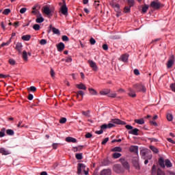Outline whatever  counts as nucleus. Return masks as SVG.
I'll list each match as a JSON object with an SVG mask.
<instances>
[{
    "label": "nucleus",
    "mask_w": 175,
    "mask_h": 175,
    "mask_svg": "<svg viewBox=\"0 0 175 175\" xmlns=\"http://www.w3.org/2000/svg\"><path fill=\"white\" fill-rule=\"evenodd\" d=\"M134 90H137L138 92L142 91V92H146V86L142 83H136L133 85Z\"/></svg>",
    "instance_id": "4"
},
{
    "label": "nucleus",
    "mask_w": 175,
    "mask_h": 175,
    "mask_svg": "<svg viewBox=\"0 0 175 175\" xmlns=\"http://www.w3.org/2000/svg\"><path fill=\"white\" fill-rule=\"evenodd\" d=\"M77 93H78V95L79 96H81V98L80 100H83V97L84 96V92L81 91V90H79L78 91Z\"/></svg>",
    "instance_id": "41"
},
{
    "label": "nucleus",
    "mask_w": 175,
    "mask_h": 175,
    "mask_svg": "<svg viewBox=\"0 0 175 175\" xmlns=\"http://www.w3.org/2000/svg\"><path fill=\"white\" fill-rule=\"evenodd\" d=\"M8 62H9L10 65H15L16 64V61L13 59H10L8 60Z\"/></svg>",
    "instance_id": "49"
},
{
    "label": "nucleus",
    "mask_w": 175,
    "mask_h": 175,
    "mask_svg": "<svg viewBox=\"0 0 175 175\" xmlns=\"http://www.w3.org/2000/svg\"><path fill=\"white\" fill-rule=\"evenodd\" d=\"M130 152H134V154H139V146H131L129 148Z\"/></svg>",
    "instance_id": "12"
},
{
    "label": "nucleus",
    "mask_w": 175,
    "mask_h": 175,
    "mask_svg": "<svg viewBox=\"0 0 175 175\" xmlns=\"http://www.w3.org/2000/svg\"><path fill=\"white\" fill-rule=\"evenodd\" d=\"M75 158L78 159V161H81V159H83V153H77L75 154Z\"/></svg>",
    "instance_id": "34"
},
{
    "label": "nucleus",
    "mask_w": 175,
    "mask_h": 175,
    "mask_svg": "<svg viewBox=\"0 0 175 175\" xmlns=\"http://www.w3.org/2000/svg\"><path fill=\"white\" fill-rule=\"evenodd\" d=\"M148 152H151V150H148V149H142L140 151V155H141L142 159H146V155H147V154H148Z\"/></svg>",
    "instance_id": "10"
},
{
    "label": "nucleus",
    "mask_w": 175,
    "mask_h": 175,
    "mask_svg": "<svg viewBox=\"0 0 175 175\" xmlns=\"http://www.w3.org/2000/svg\"><path fill=\"white\" fill-rule=\"evenodd\" d=\"M129 55L126 54L122 55L120 57V59L122 61V62H128V58Z\"/></svg>",
    "instance_id": "24"
},
{
    "label": "nucleus",
    "mask_w": 175,
    "mask_h": 175,
    "mask_svg": "<svg viewBox=\"0 0 175 175\" xmlns=\"http://www.w3.org/2000/svg\"><path fill=\"white\" fill-rule=\"evenodd\" d=\"M23 47V44H21V42H18L16 45V50L18 51L19 53H21V49Z\"/></svg>",
    "instance_id": "27"
},
{
    "label": "nucleus",
    "mask_w": 175,
    "mask_h": 175,
    "mask_svg": "<svg viewBox=\"0 0 175 175\" xmlns=\"http://www.w3.org/2000/svg\"><path fill=\"white\" fill-rule=\"evenodd\" d=\"M22 39L26 42H28L31 39L30 35H25L22 36Z\"/></svg>",
    "instance_id": "33"
},
{
    "label": "nucleus",
    "mask_w": 175,
    "mask_h": 175,
    "mask_svg": "<svg viewBox=\"0 0 175 175\" xmlns=\"http://www.w3.org/2000/svg\"><path fill=\"white\" fill-rule=\"evenodd\" d=\"M103 50H105V51H107V50H109V46L107 44H104L103 45Z\"/></svg>",
    "instance_id": "56"
},
{
    "label": "nucleus",
    "mask_w": 175,
    "mask_h": 175,
    "mask_svg": "<svg viewBox=\"0 0 175 175\" xmlns=\"http://www.w3.org/2000/svg\"><path fill=\"white\" fill-rule=\"evenodd\" d=\"M128 95L131 98H136V92L135 91V90L129 88Z\"/></svg>",
    "instance_id": "14"
},
{
    "label": "nucleus",
    "mask_w": 175,
    "mask_h": 175,
    "mask_svg": "<svg viewBox=\"0 0 175 175\" xmlns=\"http://www.w3.org/2000/svg\"><path fill=\"white\" fill-rule=\"evenodd\" d=\"M76 87L77 88H78V90H83L84 91L87 90V87L85 86V85L81 83L79 84H77Z\"/></svg>",
    "instance_id": "21"
},
{
    "label": "nucleus",
    "mask_w": 175,
    "mask_h": 175,
    "mask_svg": "<svg viewBox=\"0 0 175 175\" xmlns=\"http://www.w3.org/2000/svg\"><path fill=\"white\" fill-rule=\"evenodd\" d=\"M83 147H84V146H79L78 147H75L74 152H77V151H81V150H83Z\"/></svg>",
    "instance_id": "35"
},
{
    "label": "nucleus",
    "mask_w": 175,
    "mask_h": 175,
    "mask_svg": "<svg viewBox=\"0 0 175 175\" xmlns=\"http://www.w3.org/2000/svg\"><path fill=\"white\" fill-rule=\"evenodd\" d=\"M88 90L91 95H98V92L94 88H89Z\"/></svg>",
    "instance_id": "31"
},
{
    "label": "nucleus",
    "mask_w": 175,
    "mask_h": 175,
    "mask_svg": "<svg viewBox=\"0 0 175 175\" xmlns=\"http://www.w3.org/2000/svg\"><path fill=\"white\" fill-rule=\"evenodd\" d=\"M0 154H2V155H10V151L6 150L5 148H1Z\"/></svg>",
    "instance_id": "17"
},
{
    "label": "nucleus",
    "mask_w": 175,
    "mask_h": 175,
    "mask_svg": "<svg viewBox=\"0 0 175 175\" xmlns=\"http://www.w3.org/2000/svg\"><path fill=\"white\" fill-rule=\"evenodd\" d=\"M167 120L168 121H173V115L172 113L167 114Z\"/></svg>",
    "instance_id": "39"
},
{
    "label": "nucleus",
    "mask_w": 175,
    "mask_h": 175,
    "mask_svg": "<svg viewBox=\"0 0 175 175\" xmlns=\"http://www.w3.org/2000/svg\"><path fill=\"white\" fill-rule=\"evenodd\" d=\"M159 165L162 167V169H165V166H166V167H172V166H173L170 160H164L163 158H160L159 159Z\"/></svg>",
    "instance_id": "2"
},
{
    "label": "nucleus",
    "mask_w": 175,
    "mask_h": 175,
    "mask_svg": "<svg viewBox=\"0 0 175 175\" xmlns=\"http://www.w3.org/2000/svg\"><path fill=\"white\" fill-rule=\"evenodd\" d=\"M59 122L60 124H65V122H66V118H62L59 120Z\"/></svg>",
    "instance_id": "51"
},
{
    "label": "nucleus",
    "mask_w": 175,
    "mask_h": 175,
    "mask_svg": "<svg viewBox=\"0 0 175 175\" xmlns=\"http://www.w3.org/2000/svg\"><path fill=\"white\" fill-rule=\"evenodd\" d=\"M85 137L86 139H90V137H92V134H91L90 133H88L85 134Z\"/></svg>",
    "instance_id": "55"
},
{
    "label": "nucleus",
    "mask_w": 175,
    "mask_h": 175,
    "mask_svg": "<svg viewBox=\"0 0 175 175\" xmlns=\"http://www.w3.org/2000/svg\"><path fill=\"white\" fill-rule=\"evenodd\" d=\"M134 122H135V124H139V125H143V124H144V119H135Z\"/></svg>",
    "instance_id": "26"
},
{
    "label": "nucleus",
    "mask_w": 175,
    "mask_h": 175,
    "mask_svg": "<svg viewBox=\"0 0 175 175\" xmlns=\"http://www.w3.org/2000/svg\"><path fill=\"white\" fill-rule=\"evenodd\" d=\"M52 32H53V33H55V35H59V29L55 28V27H53L52 28Z\"/></svg>",
    "instance_id": "36"
},
{
    "label": "nucleus",
    "mask_w": 175,
    "mask_h": 175,
    "mask_svg": "<svg viewBox=\"0 0 175 175\" xmlns=\"http://www.w3.org/2000/svg\"><path fill=\"white\" fill-rule=\"evenodd\" d=\"M90 44H92V45H94V44H95V43H96V40H95L94 39V38H91L90 40Z\"/></svg>",
    "instance_id": "57"
},
{
    "label": "nucleus",
    "mask_w": 175,
    "mask_h": 175,
    "mask_svg": "<svg viewBox=\"0 0 175 175\" xmlns=\"http://www.w3.org/2000/svg\"><path fill=\"white\" fill-rule=\"evenodd\" d=\"M100 175H111V170H110L109 169L107 170H103L100 172Z\"/></svg>",
    "instance_id": "20"
},
{
    "label": "nucleus",
    "mask_w": 175,
    "mask_h": 175,
    "mask_svg": "<svg viewBox=\"0 0 175 175\" xmlns=\"http://www.w3.org/2000/svg\"><path fill=\"white\" fill-rule=\"evenodd\" d=\"M149 6L148 5H144L142 8V13H147V10H148Z\"/></svg>",
    "instance_id": "40"
},
{
    "label": "nucleus",
    "mask_w": 175,
    "mask_h": 175,
    "mask_svg": "<svg viewBox=\"0 0 175 175\" xmlns=\"http://www.w3.org/2000/svg\"><path fill=\"white\" fill-rule=\"evenodd\" d=\"M170 88H171L172 91H173V92H175V83H172L170 85Z\"/></svg>",
    "instance_id": "52"
},
{
    "label": "nucleus",
    "mask_w": 175,
    "mask_h": 175,
    "mask_svg": "<svg viewBox=\"0 0 175 175\" xmlns=\"http://www.w3.org/2000/svg\"><path fill=\"white\" fill-rule=\"evenodd\" d=\"M66 142H67L68 143H77V139L72 137H66Z\"/></svg>",
    "instance_id": "19"
},
{
    "label": "nucleus",
    "mask_w": 175,
    "mask_h": 175,
    "mask_svg": "<svg viewBox=\"0 0 175 175\" xmlns=\"http://www.w3.org/2000/svg\"><path fill=\"white\" fill-rule=\"evenodd\" d=\"M57 51H64L65 49V44L64 42H59L57 44Z\"/></svg>",
    "instance_id": "15"
},
{
    "label": "nucleus",
    "mask_w": 175,
    "mask_h": 175,
    "mask_svg": "<svg viewBox=\"0 0 175 175\" xmlns=\"http://www.w3.org/2000/svg\"><path fill=\"white\" fill-rule=\"evenodd\" d=\"M85 171V165L79 163H78L77 174H81V172Z\"/></svg>",
    "instance_id": "8"
},
{
    "label": "nucleus",
    "mask_w": 175,
    "mask_h": 175,
    "mask_svg": "<svg viewBox=\"0 0 175 175\" xmlns=\"http://www.w3.org/2000/svg\"><path fill=\"white\" fill-rule=\"evenodd\" d=\"M113 170L114 172H116V173H122L124 172V169L122 168V167H121V165L118 164H116L113 166Z\"/></svg>",
    "instance_id": "11"
},
{
    "label": "nucleus",
    "mask_w": 175,
    "mask_h": 175,
    "mask_svg": "<svg viewBox=\"0 0 175 175\" xmlns=\"http://www.w3.org/2000/svg\"><path fill=\"white\" fill-rule=\"evenodd\" d=\"M62 40L63 42H69V38L67 36H62Z\"/></svg>",
    "instance_id": "46"
},
{
    "label": "nucleus",
    "mask_w": 175,
    "mask_h": 175,
    "mask_svg": "<svg viewBox=\"0 0 175 175\" xmlns=\"http://www.w3.org/2000/svg\"><path fill=\"white\" fill-rule=\"evenodd\" d=\"M40 43L42 45L47 44V40H44V39H42V40L40 41Z\"/></svg>",
    "instance_id": "53"
},
{
    "label": "nucleus",
    "mask_w": 175,
    "mask_h": 175,
    "mask_svg": "<svg viewBox=\"0 0 175 175\" xmlns=\"http://www.w3.org/2000/svg\"><path fill=\"white\" fill-rule=\"evenodd\" d=\"M109 142V137H106L103 139V141L101 142V144H106Z\"/></svg>",
    "instance_id": "58"
},
{
    "label": "nucleus",
    "mask_w": 175,
    "mask_h": 175,
    "mask_svg": "<svg viewBox=\"0 0 175 175\" xmlns=\"http://www.w3.org/2000/svg\"><path fill=\"white\" fill-rule=\"evenodd\" d=\"M83 116H85V117L90 118V111H82Z\"/></svg>",
    "instance_id": "44"
},
{
    "label": "nucleus",
    "mask_w": 175,
    "mask_h": 175,
    "mask_svg": "<svg viewBox=\"0 0 175 175\" xmlns=\"http://www.w3.org/2000/svg\"><path fill=\"white\" fill-rule=\"evenodd\" d=\"M6 133L8 135V136H13L14 135V131L12 129H8L6 131Z\"/></svg>",
    "instance_id": "32"
},
{
    "label": "nucleus",
    "mask_w": 175,
    "mask_h": 175,
    "mask_svg": "<svg viewBox=\"0 0 175 175\" xmlns=\"http://www.w3.org/2000/svg\"><path fill=\"white\" fill-rule=\"evenodd\" d=\"M131 7H129V5L124 7V13H129L131 12Z\"/></svg>",
    "instance_id": "42"
},
{
    "label": "nucleus",
    "mask_w": 175,
    "mask_h": 175,
    "mask_svg": "<svg viewBox=\"0 0 175 175\" xmlns=\"http://www.w3.org/2000/svg\"><path fill=\"white\" fill-rule=\"evenodd\" d=\"M22 57L24 61H28V53H27V51H23Z\"/></svg>",
    "instance_id": "28"
},
{
    "label": "nucleus",
    "mask_w": 175,
    "mask_h": 175,
    "mask_svg": "<svg viewBox=\"0 0 175 175\" xmlns=\"http://www.w3.org/2000/svg\"><path fill=\"white\" fill-rule=\"evenodd\" d=\"M50 73L51 77H54V76H55V72H54V70H53V68L51 69Z\"/></svg>",
    "instance_id": "60"
},
{
    "label": "nucleus",
    "mask_w": 175,
    "mask_h": 175,
    "mask_svg": "<svg viewBox=\"0 0 175 175\" xmlns=\"http://www.w3.org/2000/svg\"><path fill=\"white\" fill-rule=\"evenodd\" d=\"M33 29H35V31H39V29H40V25L38 24L33 25Z\"/></svg>",
    "instance_id": "45"
},
{
    "label": "nucleus",
    "mask_w": 175,
    "mask_h": 175,
    "mask_svg": "<svg viewBox=\"0 0 175 175\" xmlns=\"http://www.w3.org/2000/svg\"><path fill=\"white\" fill-rule=\"evenodd\" d=\"M157 175H165L163 171H162L161 169H158L157 172Z\"/></svg>",
    "instance_id": "47"
},
{
    "label": "nucleus",
    "mask_w": 175,
    "mask_h": 175,
    "mask_svg": "<svg viewBox=\"0 0 175 175\" xmlns=\"http://www.w3.org/2000/svg\"><path fill=\"white\" fill-rule=\"evenodd\" d=\"M174 62H175V59H174V55H171L167 61V68L168 69H170V68H172V66H173V65H174Z\"/></svg>",
    "instance_id": "5"
},
{
    "label": "nucleus",
    "mask_w": 175,
    "mask_h": 175,
    "mask_svg": "<svg viewBox=\"0 0 175 175\" xmlns=\"http://www.w3.org/2000/svg\"><path fill=\"white\" fill-rule=\"evenodd\" d=\"M134 75H135V76H139V75H140V72L137 69H135Z\"/></svg>",
    "instance_id": "62"
},
{
    "label": "nucleus",
    "mask_w": 175,
    "mask_h": 175,
    "mask_svg": "<svg viewBox=\"0 0 175 175\" xmlns=\"http://www.w3.org/2000/svg\"><path fill=\"white\" fill-rule=\"evenodd\" d=\"M43 12L44 14H46V16H50V14H51V10H50V8L47 6L44 8Z\"/></svg>",
    "instance_id": "22"
},
{
    "label": "nucleus",
    "mask_w": 175,
    "mask_h": 175,
    "mask_svg": "<svg viewBox=\"0 0 175 175\" xmlns=\"http://www.w3.org/2000/svg\"><path fill=\"white\" fill-rule=\"evenodd\" d=\"M37 9H38V5H34L33 7V11L31 12V13L37 16V18L36 19V23L40 24L41 23H43V21H44V18L42 16V14H40V12Z\"/></svg>",
    "instance_id": "1"
},
{
    "label": "nucleus",
    "mask_w": 175,
    "mask_h": 175,
    "mask_svg": "<svg viewBox=\"0 0 175 175\" xmlns=\"http://www.w3.org/2000/svg\"><path fill=\"white\" fill-rule=\"evenodd\" d=\"M5 132H6V129L5 128L1 129L0 131V137H3V136H5Z\"/></svg>",
    "instance_id": "38"
},
{
    "label": "nucleus",
    "mask_w": 175,
    "mask_h": 175,
    "mask_svg": "<svg viewBox=\"0 0 175 175\" xmlns=\"http://www.w3.org/2000/svg\"><path fill=\"white\" fill-rule=\"evenodd\" d=\"M100 95H109L110 94V89H105L100 91Z\"/></svg>",
    "instance_id": "25"
},
{
    "label": "nucleus",
    "mask_w": 175,
    "mask_h": 175,
    "mask_svg": "<svg viewBox=\"0 0 175 175\" xmlns=\"http://www.w3.org/2000/svg\"><path fill=\"white\" fill-rule=\"evenodd\" d=\"M9 13H10V9H9V8L5 9L3 12V14H5V16H8V14H9Z\"/></svg>",
    "instance_id": "43"
},
{
    "label": "nucleus",
    "mask_w": 175,
    "mask_h": 175,
    "mask_svg": "<svg viewBox=\"0 0 175 175\" xmlns=\"http://www.w3.org/2000/svg\"><path fill=\"white\" fill-rule=\"evenodd\" d=\"M125 128H126L129 131H132V129H133V126H132L129 124L126 125Z\"/></svg>",
    "instance_id": "59"
},
{
    "label": "nucleus",
    "mask_w": 175,
    "mask_h": 175,
    "mask_svg": "<svg viewBox=\"0 0 175 175\" xmlns=\"http://www.w3.org/2000/svg\"><path fill=\"white\" fill-rule=\"evenodd\" d=\"M107 124H104L103 125L100 126V129L103 131H105V129H107Z\"/></svg>",
    "instance_id": "50"
},
{
    "label": "nucleus",
    "mask_w": 175,
    "mask_h": 175,
    "mask_svg": "<svg viewBox=\"0 0 175 175\" xmlns=\"http://www.w3.org/2000/svg\"><path fill=\"white\" fill-rule=\"evenodd\" d=\"M139 129H133L131 131H129V133L130 135H134L135 136H138L139 135Z\"/></svg>",
    "instance_id": "18"
},
{
    "label": "nucleus",
    "mask_w": 175,
    "mask_h": 175,
    "mask_svg": "<svg viewBox=\"0 0 175 175\" xmlns=\"http://www.w3.org/2000/svg\"><path fill=\"white\" fill-rule=\"evenodd\" d=\"M88 64H89L90 68H92V70H94V72H97L98 66L96 65V63H95L92 60H88Z\"/></svg>",
    "instance_id": "9"
},
{
    "label": "nucleus",
    "mask_w": 175,
    "mask_h": 175,
    "mask_svg": "<svg viewBox=\"0 0 175 175\" xmlns=\"http://www.w3.org/2000/svg\"><path fill=\"white\" fill-rule=\"evenodd\" d=\"M109 98H116L117 96V93H110L108 94Z\"/></svg>",
    "instance_id": "48"
},
{
    "label": "nucleus",
    "mask_w": 175,
    "mask_h": 175,
    "mask_svg": "<svg viewBox=\"0 0 175 175\" xmlns=\"http://www.w3.org/2000/svg\"><path fill=\"white\" fill-rule=\"evenodd\" d=\"M112 152H121L122 151V148L120 146H116L111 150Z\"/></svg>",
    "instance_id": "23"
},
{
    "label": "nucleus",
    "mask_w": 175,
    "mask_h": 175,
    "mask_svg": "<svg viewBox=\"0 0 175 175\" xmlns=\"http://www.w3.org/2000/svg\"><path fill=\"white\" fill-rule=\"evenodd\" d=\"M111 122H113V124H116L118 125H126V122L122 121L120 119H112Z\"/></svg>",
    "instance_id": "13"
},
{
    "label": "nucleus",
    "mask_w": 175,
    "mask_h": 175,
    "mask_svg": "<svg viewBox=\"0 0 175 175\" xmlns=\"http://www.w3.org/2000/svg\"><path fill=\"white\" fill-rule=\"evenodd\" d=\"M161 6H162V3H160L159 0H154L151 1L150 7L154 10H158L161 9Z\"/></svg>",
    "instance_id": "3"
},
{
    "label": "nucleus",
    "mask_w": 175,
    "mask_h": 175,
    "mask_svg": "<svg viewBox=\"0 0 175 175\" xmlns=\"http://www.w3.org/2000/svg\"><path fill=\"white\" fill-rule=\"evenodd\" d=\"M111 39L116 40V39H120V36L117 35L111 36Z\"/></svg>",
    "instance_id": "63"
},
{
    "label": "nucleus",
    "mask_w": 175,
    "mask_h": 175,
    "mask_svg": "<svg viewBox=\"0 0 175 175\" xmlns=\"http://www.w3.org/2000/svg\"><path fill=\"white\" fill-rule=\"evenodd\" d=\"M66 62H72V57H68L65 59Z\"/></svg>",
    "instance_id": "64"
},
{
    "label": "nucleus",
    "mask_w": 175,
    "mask_h": 175,
    "mask_svg": "<svg viewBox=\"0 0 175 175\" xmlns=\"http://www.w3.org/2000/svg\"><path fill=\"white\" fill-rule=\"evenodd\" d=\"M121 155V153L115 152L112 154V157L114 159H118V158H120Z\"/></svg>",
    "instance_id": "30"
},
{
    "label": "nucleus",
    "mask_w": 175,
    "mask_h": 175,
    "mask_svg": "<svg viewBox=\"0 0 175 175\" xmlns=\"http://www.w3.org/2000/svg\"><path fill=\"white\" fill-rule=\"evenodd\" d=\"M127 2L130 8H132L135 5V0H128Z\"/></svg>",
    "instance_id": "37"
},
{
    "label": "nucleus",
    "mask_w": 175,
    "mask_h": 175,
    "mask_svg": "<svg viewBox=\"0 0 175 175\" xmlns=\"http://www.w3.org/2000/svg\"><path fill=\"white\" fill-rule=\"evenodd\" d=\"M25 12H27V8H23L20 10V13L21 14H24V13H25Z\"/></svg>",
    "instance_id": "54"
},
{
    "label": "nucleus",
    "mask_w": 175,
    "mask_h": 175,
    "mask_svg": "<svg viewBox=\"0 0 175 175\" xmlns=\"http://www.w3.org/2000/svg\"><path fill=\"white\" fill-rule=\"evenodd\" d=\"M132 163L135 169H137V170H139V169H140V165H139V158L133 157L132 159Z\"/></svg>",
    "instance_id": "7"
},
{
    "label": "nucleus",
    "mask_w": 175,
    "mask_h": 175,
    "mask_svg": "<svg viewBox=\"0 0 175 175\" xmlns=\"http://www.w3.org/2000/svg\"><path fill=\"white\" fill-rule=\"evenodd\" d=\"M61 12L62 14L66 16V14H68V7H66V4H63V6L61 7Z\"/></svg>",
    "instance_id": "16"
},
{
    "label": "nucleus",
    "mask_w": 175,
    "mask_h": 175,
    "mask_svg": "<svg viewBox=\"0 0 175 175\" xmlns=\"http://www.w3.org/2000/svg\"><path fill=\"white\" fill-rule=\"evenodd\" d=\"M150 149L154 152V154H158V152H159V150H158V148H157L155 146H150Z\"/></svg>",
    "instance_id": "29"
},
{
    "label": "nucleus",
    "mask_w": 175,
    "mask_h": 175,
    "mask_svg": "<svg viewBox=\"0 0 175 175\" xmlns=\"http://www.w3.org/2000/svg\"><path fill=\"white\" fill-rule=\"evenodd\" d=\"M150 124L153 125L154 126H157L158 125L157 122H154V120H150Z\"/></svg>",
    "instance_id": "61"
},
{
    "label": "nucleus",
    "mask_w": 175,
    "mask_h": 175,
    "mask_svg": "<svg viewBox=\"0 0 175 175\" xmlns=\"http://www.w3.org/2000/svg\"><path fill=\"white\" fill-rule=\"evenodd\" d=\"M120 162H121L122 166L126 170H129V169H131V167L129 166V163H128L127 161L125 160V159H120Z\"/></svg>",
    "instance_id": "6"
}]
</instances>
